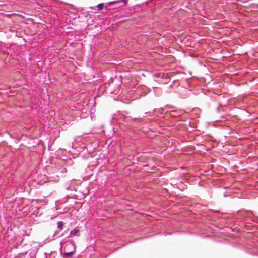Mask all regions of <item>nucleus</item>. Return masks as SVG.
<instances>
[{
	"label": "nucleus",
	"mask_w": 258,
	"mask_h": 258,
	"mask_svg": "<svg viewBox=\"0 0 258 258\" xmlns=\"http://www.w3.org/2000/svg\"><path fill=\"white\" fill-rule=\"evenodd\" d=\"M79 232V230H77V229H74L73 230H72L70 232V234L71 235H76L78 232Z\"/></svg>",
	"instance_id": "3"
},
{
	"label": "nucleus",
	"mask_w": 258,
	"mask_h": 258,
	"mask_svg": "<svg viewBox=\"0 0 258 258\" xmlns=\"http://www.w3.org/2000/svg\"><path fill=\"white\" fill-rule=\"evenodd\" d=\"M74 252H67V253H63V255L66 256V257H69V256H72L73 254H74Z\"/></svg>",
	"instance_id": "4"
},
{
	"label": "nucleus",
	"mask_w": 258,
	"mask_h": 258,
	"mask_svg": "<svg viewBox=\"0 0 258 258\" xmlns=\"http://www.w3.org/2000/svg\"><path fill=\"white\" fill-rule=\"evenodd\" d=\"M115 2H109V3H107V5H112L114 3H115Z\"/></svg>",
	"instance_id": "5"
},
{
	"label": "nucleus",
	"mask_w": 258,
	"mask_h": 258,
	"mask_svg": "<svg viewBox=\"0 0 258 258\" xmlns=\"http://www.w3.org/2000/svg\"><path fill=\"white\" fill-rule=\"evenodd\" d=\"M104 6L103 3H100L97 5V8L98 9V10H101L103 9Z\"/></svg>",
	"instance_id": "1"
},
{
	"label": "nucleus",
	"mask_w": 258,
	"mask_h": 258,
	"mask_svg": "<svg viewBox=\"0 0 258 258\" xmlns=\"http://www.w3.org/2000/svg\"><path fill=\"white\" fill-rule=\"evenodd\" d=\"M63 225V223L61 221H59L57 223V227L59 229H62Z\"/></svg>",
	"instance_id": "2"
}]
</instances>
